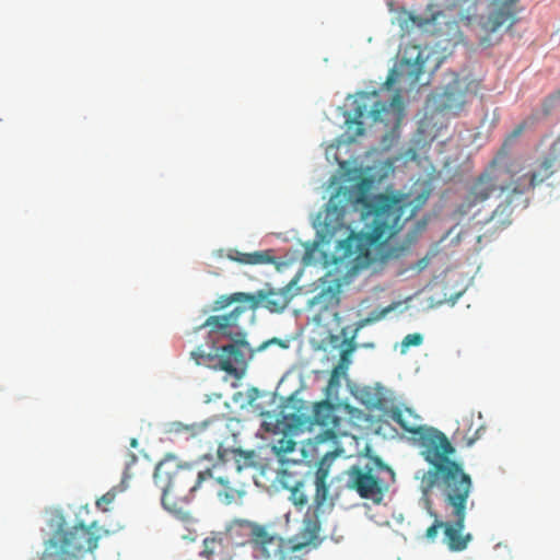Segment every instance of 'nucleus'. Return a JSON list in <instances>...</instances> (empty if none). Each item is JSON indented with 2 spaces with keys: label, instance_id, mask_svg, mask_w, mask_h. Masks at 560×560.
<instances>
[{
  "label": "nucleus",
  "instance_id": "obj_1",
  "mask_svg": "<svg viewBox=\"0 0 560 560\" xmlns=\"http://www.w3.org/2000/svg\"><path fill=\"white\" fill-rule=\"evenodd\" d=\"M346 196L347 192L341 197L340 189L317 214L318 235L324 243H330L340 232L347 235L338 242L335 253L342 259L368 266L373 260L371 247L383 246L394 237L413 217L417 207H411L408 195L380 194L360 198L358 202L362 203L361 219L365 230L357 233L345 222L349 205L347 201L343 203Z\"/></svg>",
  "mask_w": 560,
  "mask_h": 560
},
{
  "label": "nucleus",
  "instance_id": "obj_2",
  "mask_svg": "<svg viewBox=\"0 0 560 560\" xmlns=\"http://www.w3.org/2000/svg\"><path fill=\"white\" fill-rule=\"evenodd\" d=\"M220 470L221 467L217 465L201 470L195 464H180L176 456L166 454L154 470V483L162 492L163 508L176 516H184L185 505L203 487L225 503H231L242 492L232 487L230 479L222 476Z\"/></svg>",
  "mask_w": 560,
  "mask_h": 560
},
{
  "label": "nucleus",
  "instance_id": "obj_3",
  "mask_svg": "<svg viewBox=\"0 0 560 560\" xmlns=\"http://www.w3.org/2000/svg\"><path fill=\"white\" fill-rule=\"evenodd\" d=\"M319 528L317 521L308 520L302 540L299 537L284 539L269 525L236 518L231 521L226 530L238 546L250 547L254 557L259 560H305L312 542L318 538Z\"/></svg>",
  "mask_w": 560,
  "mask_h": 560
},
{
  "label": "nucleus",
  "instance_id": "obj_4",
  "mask_svg": "<svg viewBox=\"0 0 560 560\" xmlns=\"http://www.w3.org/2000/svg\"><path fill=\"white\" fill-rule=\"evenodd\" d=\"M433 482L425 485L420 480V490L424 498L433 489H438L448 520L445 525L444 542L452 551H462L471 540L470 534H464L465 518L469 495L472 489L470 476L464 471L463 466L453 470L440 469Z\"/></svg>",
  "mask_w": 560,
  "mask_h": 560
},
{
  "label": "nucleus",
  "instance_id": "obj_5",
  "mask_svg": "<svg viewBox=\"0 0 560 560\" xmlns=\"http://www.w3.org/2000/svg\"><path fill=\"white\" fill-rule=\"evenodd\" d=\"M383 415L397 423L405 432L417 436L421 448V455L430 464V468L424 471L420 480L425 485L434 482L440 469L453 470L462 466L460 463L452 458L455 448L447 436L438 429L429 428L422 424L421 417L409 407L394 405L385 409Z\"/></svg>",
  "mask_w": 560,
  "mask_h": 560
},
{
  "label": "nucleus",
  "instance_id": "obj_6",
  "mask_svg": "<svg viewBox=\"0 0 560 560\" xmlns=\"http://www.w3.org/2000/svg\"><path fill=\"white\" fill-rule=\"evenodd\" d=\"M47 525L51 536L45 542L39 560H78L96 550L100 540L108 535V530L96 522L89 526L81 522L69 526L59 509L48 512Z\"/></svg>",
  "mask_w": 560,
  "mask_h": 560
},
{
  "label": "nucleus",
  "instance_id": "obj_7",
  "mask_svg": "<svg viewBox=\"0 0 560 560\" xmlns=\"http://www.w3.org/2000/svg\"><path fill=\"white\" fill-rule=\"evenodd\" d=\"M497 192L500 195L509 192L514 196L508 165H501L495 159L471 180L456 211L460 215H466L476 207L487 202Z\"/></svg>",
  "mask_w": 560,
  "mask_h": 560
},
{
  "label": "nucleus",
  "instance_id": "obj_8",
  "mask_svg": "<svg viewBox=\"0 0 560 560\" xmlns=\"http://www.w3.org/2000/svg\"><path fill=\"white\" fill-rule=\"evenodd\" d=\"M481 90V80L471 77L460 78L457 73H451L442 90L432 94L429 101L439 112L457 114Z\"/></svg>",
  "mask_w": 560,
  "mask_h": 560
},
{
  "label": "nucleus",
  "instance_id": "obj_9",
  "mask_svg": "<svg viewBox=\"0 0 560 560\" xmlns=\"http://www.w3.org/2000/svg\"><path fill=\"white\" fill-rule=\"evenodd\" d=\"M508 168L512 179L513 195H524L545 183L560 168V153L556 148H551L544 158L529 165L524 173L516 162H511Z\"/></svg>",
  "mask_w": 560,
  "mask_h": 560
},
{
  "label": "nucleus",
  "instance_id": "obj_10",
  "mask_svg": "<svg viewBox=\"0 0 560 560\" xmlns=\"http://www.w3.org/2000/svg\"><path fill=\"white\" fill-rule=\"evenodd\" d=\"M431 51L418 45L408 44L402 50L398 68L390 70L385 84L392 88L396 82H406L415 85L420 75L425 71Z\"/></svg>",
  "mask_w": 560,
  "mask_h": 560
},
{
  "label": "nucleus",
  "instance_id": "obj_11",
  "mask_svg": "<svg viewBox=\"0 0 560 560\" xmlns=\"http://www.w3.org/2000/svg\"><path fill=\"white\" fill-rule=\"evenodd\" d=\"M343 408L349 413H352L354 408L348 402L323 400L316 401L313 405L312 421L314 424L324 429V434L327 439L335 440L339 436L347 435L343 429V418L339 416V410Z\"/></svg>",
  "mask_w": 560,
  "mask_h": 560
},
{
  "label": "nucleus",
  "instance_id": "obj_12",
  "mask_svg": "<svg viewBox=\"0 0 560 560\" xmlns=\"http://www.w3.org/2000/svg\"><path fill=\"white\" fill-rule=\"evenodd\" d=\"M348 488L360 494L364 500L380 503L387 492V485L380 479L369 466L352 465L348 470Z\"/></svg>",
  "mask_w": 560,
  "mask_h": 560
},
{
  "label": "nucleus",
  "instance_id": "obj_13",
  "mask_svg": "<svg viewBox=\"0 0 560 560\" xmlns=\"http://www.w3.org/2000/svg\"><path fill=\"white\" fill-rule=\"evenodd\" d=\"M375 96H376L375 93H373L371 95L364 93L353 102V107H352L353 117H348L346 119L347 133L349 135L350 141H353L357 137H360L364 133V126H363L361 118L366 113L371 117L372 121L376 122V121H381L384 113L388 112V105L383 102H380V101L374 102L371 105L370 110L368 112V108H369L368 101Z\"/></svg>",
  "mask_w": 560,
  "mask_h": 560
},
{
  "label": "nucleus",
  "instance_id": "obj_14",
  "mask_svg": "<svg viewBox=\"0 0 560 560\" xmlns=\"http://www.w3.org/2000/svg\"><path fill=\"white\" fill-rule=\"evenodd\" d=\"M252 351L249 343L244 338L223 346L215 353L218 365L228 374L241 378L246 368V355Z\"/></svg>",
  "mask_w": 560,
  "mask_h": 560
},
{
  "label": "nucleus",
  "instance_id": "obj_15",
  "mask_svg": "<svg viewBox=\"0 0 560 560\" xmlns=\"http://www.w3.org/2000/svg\"><path fill=\"white\" fill-rule=\"evenodd\" d=\"M252 298L253 300H249L250 308L265 307L272 313H278L291 303L293 294L290 284L279 290L258 291L256 294H252Z\"/></svg>",
  "mask_w": 560,
  "mask_h": 560
},
{
  "label": "nucleus",
  "instance_id": "obj_16",
  "mask_svg": "<svg viewBox=\"0 0 560 560\" xmlns=\"http://www.w3.org/2000/svg\"><path fill=\"white\" fill-rule=\"evenodd\" d=\"M517 1L495 0L493 12L486 18H481V31L490 35L506 23L512 25L514 23Z\"/></svg>",
  "mask_w": 560,
  "mask_h": 560
},
{
  "label": "nucleus",
  "instance_id": "obj_17",
  "mask_svg": "<svg viewBox=\"0 0 560 560\" xmlns=\"http://www.w3.org/2000/svg\"><path fill=\"white\" fill-rule=\"evenodd\" d=\"M245 311L246 307L244 305H237L226 314L211 315L199 328L208 327L211 334L231 337L230 329L238 327L240 317Z\"/></svg>",
  "mask_w": 560,
  "mask_h": 560
},
{
  "label": "nucleus",
  "instance_id": "obj_18",
  "mask_svg": "<svg viewBox=\"0 0 560 560\" xmlns=\"http://www.w3.org/2000/svg\"><path fill=\"white\" fill-rule=\"evenodd\" d=\"M226 257L230 260H234L244 265H262L276 262V259L271 255L270 250L252 252L250 254H245V252H240L237 249H229L226 252Z\"/></svg>",
  "mask_w": 560,
  "mask_h": 560
},
{
  "label": "nucleus",
  "instance_id": "obj_19",
  "mask_svg": "<svg viewBox=\"0 0 560 560\" xmlns=\"http://www.w3.org/2000/svg\"><path fill=\"white\" fill-rule=\"evenodd\" d=\"M328 469L323 467L322 465L317 468L315 472V494H314V505L315 512L322 508V505L326 502L328 498V485H327Z\"/></svg>",
  "mask_w": 560,
  "mask_h": 560
},
{
  "label": "nucleus",
  "instance_id": "obj_20",
  "mask_svg": "<svg viewBox=\"0 0 560 560\" xmlns=\"http://www.w3.org/2000/svg\"><path fill=\"white\" fill-rule=\"evenodd\" d=\"M224 550V540L221 534H212L205 538L202 549L199 551L197 560H213V557L222 553Z\"/></svg>",
  "mask_w": 560,
  "mask_h": 560
},
{
  "label": "nucleus",
  "instance_id": "obj_21",
  "mask_svg": "<svg viewBox=\"0 0 560 560\" xmlns=\"http://www.w3.org/2000/svg\"><path fill=\"white\" fill-rule=\"evenodd\" d=\"M341 366L332 369L327 385L325 387V399H338L339 390L341 388Z\"/></svg>",
  "mask_w": 560,
  "mask_h": 560
},
{
  "label": "nucleus",
  "instance_id": "obj_22",
  "mask_svg": "<svg viewBox=\"0 0 560 560\" xmlns=\"http://www.w3.org/2000/svg\"><path fill=\"white\" fill-rule=\"evenodd\" d=\"M206 427H207L206 422L194 423V424L177 423V424H175L174 431L176 433L182 434L184 436V439L189 440V439H195V438L200 436L205 432Z\"/></svg>",
  "mask_w": 560,
  "mask_h": 560
},
{
  "label": "nucleus",
  "instance_id": "obj_23",
  "mask_svg": "<svg viewBox=\"0 0 560 560\" xmlns=\"http://www.w3.org/2000/svg\"><path fill=\"white\" fill-rule=\"evenodd\" d=\"M295 447H296V442L292 438H290L285 434L283 436H281L280 439H278L277 441H275L271 445L272 452L278 457H284L289 453L293 452L295 450Z\"/></svg>",
  "mask_w": 560,
  "mask_h": 560
},
{
  "label": "nucleus",
  "instance_id": "obj_24",
  "mask_svg": "<svg viewBox=\"0 0 560 560\" xmlns=\"http://www.w3.org/2000/svg\"><path fill=\"white\" fill-rule=\"evenodd\" d=\"M252 300H253V298H252V294H249V293H242V292L234 293L231 295L221 296L215 302L214 308L220 310V308L226 307L231 303H247L249 305V301H252Z\"/></svg>",
  "mask_w": 560,
  "mask_h": 560
},
{
  "label": "nucleus",
  "instance_id": "obj_25",
  "mask_svg": "<svg viewBox=\"0 0 560 560\" xmlns=\"http://www.w3.org/2000/svg\"><path fill=\"white\" fill-rule=\"evenodd\" d=\"M139 460L137 455L133 452L127 451L125 455V467L122 471V477L120 480V491H125L127 489V481L135 475L131 472V467Z\"/></svg>",
  "mask_w": 560,
  "mask_h": 560
},
{
  "label": "nucleus",
  "instance_id": "obj_26",
  "mask_svg": "<svg viewBox=\"0 0 560 560\" xmlns=\"http://www.w3.org/2000/svg\"><path fill=\"white\" fill-rule=\"evenodd\" d=\"M290 500L296 506L303 508L307 503V494L303 482H296L291 489Z\"/></svg>",
  "mask_w": 560,
  "mask_h": 560
},
{
  "label": "nucleus",
  "instance_id": "obj_27",
  "mask_svg": "<svg viewBox=\"0 0 560 560\" xmlns=\"http://www.w3.org/2000/svg\"><path fill=\"white\" fill-rule=\"evenodd\" d=\"M445 525H446V522L436 518L435 522L427 528V530L424 533L425 539L431 542L435 541L439 536L440 530L441 529L445 530Z\"/></svg>",
  "mask_w": 560,
  "mask_h": 560
},
{
  "label": "nucleus",
  "instance_id": "obj_28",
  "mask_svg": "<svg viewBox=\"0 0 560 560\" xmlns=\"http://www.w3.org/2000/svg\"><path fill=\"white\" fill-rule=\"evenodd\" d=\"M423 341L421 334L415 332L407 335L401 342V352L405 353L406 349L410 347H419Z\"/></svg>",
  "mask_w": 560,
  "mask_h": 560
},
{
  "label": "nucleus",
  "instance_id": "obj_29",
  "mask_svg": "<svg viewBox=\"0 0 560 560\" xmlns=\"http://www.w3.org/2000/svg\"><path fill=\"white\" fill-rule=\"evenodd\" d=\"M120 483L114 488H112L107 493H105L101 499L96 501V504L98 508L106 510V506L110 504L115 498L116 494L120 493Z\"/></svg>",
  "mask_w": 560,
  "mask_h": 560
},
{
  "label": "nucleus",
  "instance_id": "obj_30",
  "mask_svg": "<svg viewBox=\"0 0 560 560\" xmlns=\"http://www.w3.org/2000/svg\"><path fill=\"white\" fill-rule=\"evenodd\" d=\"M560 103V91L551 94L546 98V101L542 104V109L546 115L550 114L553 108L558 106Z\"/></svg>",
  "mask_w": 560,
  "mask_h": 560
},
{
  "label": "nucleus",
  "instance_id": "obj_31",
  "mask_svg": "<svg viewBox=\"0 0 560 560\" xmlns=\"http://www.w3.org/2000/svg\"><path fill=\"white\" fill-rule=\"evenodd\" d=\"M510 201L505 203H500L497 206V208L493 210L491 220L499 215H505V219L501 220V223L504 224L508 221V218L510 217L511 209H510Z\"/></svg>",
  "mask_w": 560,
  "mask_h": 560
},
{
  "label": "nucleus",
  "instance_id": "obj_32",
  "mask_svg": "<svg viewBox=\"0 0 560 560\" xmlns=\"http://www.w3.org/2000/svg\"><path fill=\"white\" fill-rule=\"evenodd\" d=\"M191 357L195 359L197 364H205V363H207L208 361H210L213 358V355L211 353H207L201 348L192 350L191 351Z\"/></svg>",
  "mask_w": 560,
  "mask_h": 560
},
{
  "label": "nucleus",
  "instance_id": "obj_33",
  "mask_svg": "<svg viewBox=\"0 0 560 560\" xmlns=\"http://www.w3.org/2000/svg\"><path fill=\"white\" fill-rule=\"evenodd\" d=\"M522 131H523V126L522 125L517 126L513 130V132L509 136L508 140H513V139L517 138L522 133Z\"/></svg>",
  "mask_w": 560,
  "mask_h": 560
},
{
  "label": "nucleus",
  "instance_id": "obj_34",
  "mask_svg": "<svg viewBox=\"0 0 560 560\" xmlns=\"http://www.w3.org/2000/svg\"><path fill=\"white\" fill-rule=\"evenodd\" d=\"M270 343H278L282 347H285L282 341H279L277 339H272L270 341L264 342L261 346H259L258 351H262V349L267 348Z\"/></svg>",
  "mask_w": 560,
  "mask_h": 560
},
{
  "label": "nucleus",
  "instance_id": "obj_35",
  "mask_svg": "<svg viewBox=\"0 0 560 560\" xmlns=\"http://www.w3.org/2000/svg\"><path fill=\"white\" fill-rule=\"evenodd\" d=\"M376 463H377L378 469L386 470V471H388L394 477V471H393V469L390 467H388L387 465L381 463L380 459H376Z\"/></svg>",
  "mask_w": 560,
  "mask_h": 560
},
{
  "label": "nucleus",
  "instance_id": "obj_36",
  "mask_svg": "<svg viewBox=\"0 0 560 560\" xmlns=\"http://www.w3.org/2000/svg\"><path fill=\"white\" fill-rule=\"evenodd\" d=\"M392 106H401V97L399 94L393 97Z\"/></svg>",
  "mask_w": 560,
  "mask_h": 560
},
{
  "label": "nucleus",
  "instance_id": "obj_37",
  "mask_svg": "<svg viewBox=\"0 0 560 560\" xmlns=\"http://www.w3.org/2000/svg\"><path fill=\"white\" fill-rule=\"evenodd\" d=\"M129 444H130V447H138L139 441L137 439H131Z\"/></svg>",
  "mask_w": 560,
  "mask_h": 560
},
{
  "label": "nucleus",
  "instance_id": "obj_38",
  "mask_svg": "<svg viewBox=\"0 0 560 560\" xmlns=\"http://www.w3.org/2000/svg\"><path fill=\"white\" fill-rule=\"evenodd\" d=\"M481 45L483 46H489L490 45V40L489 38L486 36V37H481Z\"/></svg>",
  "mask_w": 560,
  "mask_h": 560
},
{
  "label": "nucleus",
  "instance_id": "obj_39",
  "mask_svg": "<svg viewBox=\"0 0 560 560\" xmlns=\"http://www.w3.org/2000/svg\"><path fill=\"white\" fill-rule=\"evenodd\" d=\"M236 462H237L236 472H237V474H240V472H241V470H242V466H241V464H240V459H236Z\"/></svg>",
  "mask_w": 560,
  "mask_h": 560
},
{
  "label": "nucleus",
  "instance_id": "obj_40",
  "mask_svg": "<svg viewBox=\"0 0 560 560\" xmlns=\"http://www.w3.org/2000/svg\"><path fill=\"white\" fill-rule=\"evenodd\" d=\"M393 308V306L388 307V308H385V311H383V313H387L388 311H390Z\"/></svg>",
  "mask_w": 560,
  "mask_h": 560
}]
</instances>
